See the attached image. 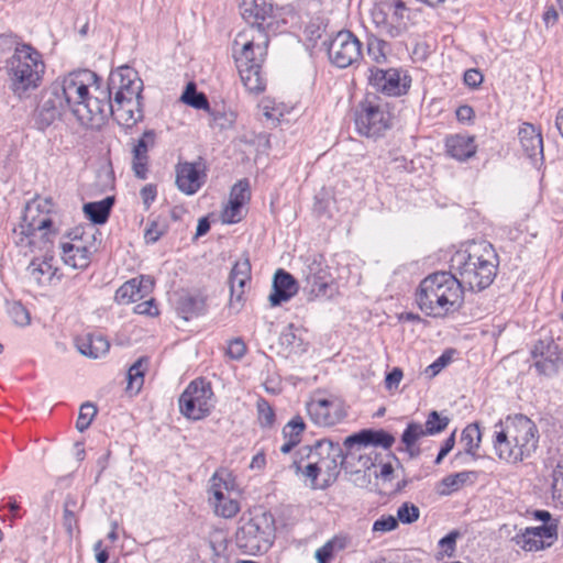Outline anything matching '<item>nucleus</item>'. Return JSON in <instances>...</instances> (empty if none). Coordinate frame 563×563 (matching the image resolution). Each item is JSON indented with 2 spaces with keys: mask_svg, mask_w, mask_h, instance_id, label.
<instances>
[{
  "mask_svg": "<svg viewBox=\"0 0 563 563\" xmlns=\"http://www.w3.org/2000/svg\"><path fill=\"white\" fill-rule=\"evenodd\" d=\"M96 73L82 69L73 71L54 81L44 92L37 110V122L42 129L49 126L69 111L80 125L88 128L93 122L90 100L91 87L97 84Z\"/></svg>",
  "mask_w": 563,
  "mask_h": 563,
  "instance_id": "obj_1",
  "label": "nucleus"
},
{
  "mask_svg": "<svg viewBox=\"0 0 563 563\" xmlns=\"http://www.w3.org/2000/svg\"><path fill=\"white\" fill-rule=\"evenodd\" d=\"M498 255L486 241L472 242L456 251L450 260L452 274L463 290L482 291L489 287L497 275Z\"/></svg>",
  "mask_w": 563,
  "mask_h": 563,
  "instance_id": "obj_2",
  "label": "nucleus"
},
{
  "mask_svg": "<svg viewBox=\"0 0 563 563\" xmlns=\"http://www.w3.org/2000/svg\"><path fill=\"white\" fill-rule=\"evenodd\" d=\"M463 294L464 290L452 271H441L421 280L416 301L427 316L442 318L462 306Z\"/></svg>",
  "mask_w": 563,
  "mask_h": 563,
  "instance_id": "obj_3",
  "label": "nucleus"
},
{
  "mask_svg": "<svg viewBox=\"0 0 563 563\" xmlns=\"http://www.w3.org/2000/svg\"><path fill=\"white\" fill-rule=\"evenodd\" d=\"M9 88L19 99L26 98L43 80L45 63L42 54L31 44L18 43L5 63Z\"/></svg>",
  "mask_w": 563,
  "mask_h": 563,
  "instance_id": "obj_4",
  "label": "nucleus"
},
{
  "mask_svg": "<svg viewBox=\"0 0 563 563\" xmlns=\"http://www.w3.org/2000/svg\"><path fill=\"white\" fill-rule=\"evenodd\" d=\"M92 87L93 93H91L90 109L93 112V122L88 124V128H101L109 117H112L118 124L125 128H132L142 120V99H128L122 100V102H115L97 84Z\"/></svg>",
  "mask_w": 563,
  "mask_h": 563,
  "instance_id": "obj_5",
  "label": "nucleus"
},
{
  "mask_svg": "<svg viewBox=\"0 0 563 563\" xmlns=\"http://www.w3.org/2000/svg\"><path fill=\"white\" fill-rule=\"evenodd\" d=\"M274 518L266 511L253 515L236 531V544L245 553L257 554L267 552L274 537Z\"/></svg>",
  "mask_w": 563,
  "mask_h": 563,
  "instance_id": "obj_6",
  "label": "nucleus"
},
{
  "mask_svg": "<svg viewBox=\"0 0 563 563\" xmlns=\"http://www.w3.org/2000/svg\"><path fill=\"white\" fill-rule=\"evenodd\" d=\"M387 103L376 96H367L361 101L354 112L355 129L358 134L366 137H378L387 131L391 123Z\"/></svg>",
  "mask_w": 563,
  "mask_h": 563,
  "instance_id": "obj_7",
  "label": "nucleus"
},
{
  "mask_svg": "<svg viewBox=\"0 0 563 563\" xmlns=\"http://www.w3.org/2000/svg\"><path fill=\"white\" fill-rule=\"evenodd\" d=\"M371 16L378 33L396 38L407 31L409 8L402 0H382L375 3Z\"/></svg>",
  "mask_w": 563,
  "mask_h": 563,
  "instance_id": "obj_8",
  "label": "nucleus"
},
{
  "mask_svg": "<svg viewBox=\"0 0 563 563\" xmlns=\"http://www.w3.org/2000/svg\"><path fill=\"white\" fill-rule=\"evenodd\" d=\"M213 395L211 384L203 378H197L180 395L179 410L188 419H203L214 406Z\"/></svg>",
  "mask_w": 563,
  "mask_h": 563,
  "instance_id": "obj_9",
  "label": "nucleus"
},
{
  "mask_svg": "<svg viewBox=\"0 0 563 563\" xmlns=\"http://www.w3.org/2000/svg\"><path fill=\"white\" fill-rule=\"evenodd\" d=\"M503 423L508 431V437L514 441L519 461L531 456L536 452L539 442L536 423L522 413L508 416Z\"/></svg>",
  "mask_w": 563,
  "mask_h": 563,
  "instance_id": "obj_10",
  "label": "nucleus"
},
{
  "mask_svg": "<svg viewBox=\"0 0 563 563\" xmlns=\"http://www.w3.org/2000/svg\"><path fill=\"white\" fill-rule=\"evenodd\" d=\"M52 208L53 201L51 198L34 199L29 202L21 223L22 234L33 239L40 235L48 242L49 235L55 234V231L52 230Z\"/></svg>",
  "mask_w": 563,
  "mask_h": 563,
  "instance_id": "obj_11",
  "label": "nucleus"
},
{
  "mask_svg": "<svg viewBox=\"0 0 563 563\" xmlns=\"http://www.w3.org/2000/svg\"><path fill=\"white\" fill-rule=\"evenodd\" d=\"M269 38L267 32H240L234 42V59L236 67L262 65L267 54Z\"/></svg>",
  "mask_w": 563,
  "mask_h": 563,
  "instance_id": "obj_12",
  "label": "nucleus"
},
{
  "mask_svg": "<svg viewBox=\"0 0 563 563\" xmlns=\"http://www.w3.org/2000/svg\"><path fill=\"white\" fill-rule=\"evenodd\" d=\"M330 62L338 68H346L363 58L362 42L349 30L338 32L327 45Z\"/></svg>",
  "mask_w": 563,
  "mask_h": 563,
  "instance_id": "obj_13",
  "label": "nucleus"
},
{
  "mask_svg": "<svg viewBox=\"0 0 563 563\" xmlns=\"http://www.w3.org/2000/svg\"><path fill=\"white\" fill-rule=\"evenodd\" d=\"M310 446L313 449V455L310 457L316 460L320 473H324L327 476L320 488H327L335 482L340 474V466L344 463L345 455L340 443L330 439L318 440Z\"/></svg>",
  "mask_w": 563,
  "mask_h": 563,
  "instance_id": "obj_14",
  "label": "nucleus"
},
{
  "mask_svg": "<svg viewBox=\"0 0 563 563\" xmlns=\"http://www.w3.org/2000/svg\"><path fill=\"white\" fill-rule=\"evenodd\" d=\"M103 91L115 102L142 99L143 81L133 68L123 66L110 74L107 90Z\"/></svg>",
  "mask_w": 563,
  "mask_h": 563,
  "instance_id": "obj_15",
  "label": "nucleus"
},
{
  "mask_svg": "<svg viewBox=\"0 0 563 563\" xmlns=\"http://www.w3.org/2000/svg\"><path fill=\"white\" fill-rule=\"evenodd\" d=\"M369 73V85L387 96L399 97L406 95L410 88L411 78L398 68H371Z\"/></svg>",
  "mask_w": 563,
  "mask_h": 563,
  "instance_id": "obj_16",
  "label": "nucleus"
},
{
  "mask_svg": "<svg viewBox=\"0 0 563 563\" xmlns=\"http://www.w3.org/2000/svg\"><path fill=\"white\" fill-rule=\"evenodd\" d=\"M536 369L543 375L552 376L559 373L562 358L560 344L552 336L540 339L531 351Z\"/></svg>",
  "mask_w": 563,
  "mask_h": 563,
  "instance_id": "obj_17",
  "label": "nucleus"
},
{
  "mask_svg": "<svg viewBox=\"0 0 563 563\" xmlns=\"http://www.w3.org/2000/svg\"><path fill=\"white\" fill-rule=\"evenodd\" d=\"M241 15L250 24L251 32H266L272 25L274 7L269 0H241Z\"/></svg>",
  "mask_w": 563,
  "mask_h": 563,
  "instance_id": "obj_18",
  "label": "nucleus"
},
{
  "mask_svg": "<svg viewBox=\"0 0 563 563\" xmlns=\"http://www.w3.org/2000/svg\"><path fill=\"white\" fill-rule=\"evenodd\" d=\"M205 169L206 166L201 157L192 163H179L176 168L177 188L186 195L196 194L205 183Z\"/></svg>",
  "mask_w": 563,
  "mask_h": 563,
  "instance_id": "obj_19",
  "label": "nucleus"
},
{
  "mask_svg": "<svg viewBox=\"0 0 563 563\" xmlns=\"http://www.w3.org/2000/svg\"><path fill=\"white\" fill-rule=\"evenodd\" d=\"M558 538L556 525H542L539 527L526 528L518 533L514 540L525 551H539L550 547Z\"/></svg>",
  "mask_w": 563,
  "mask_h": 563,
  "instance_id": "obj_20",
  "label": "nucleus"
},
{
  "mask_svg": "<svg viewBox=\"0 0 563 563\" xmlns=\"http://www.w3.org/2000/svg\"><path fill=\"white\" fill-rule=\"evenodd\" d=\"M310 455H313V449H311L310 445L299 448L295 452L289 467L294 470L296 475H301L306 479H309L310 488L317 489L320 488V486L317 485V479L321 473L316 460L310 457Z\"/></svg>",
  "mask_w": 563,
  "mask_h": 563,
  "instance_id": "obj_21",
  "label": "nucleus"
},
{
  "mask_svg": "<svg viewBox=\"0 0 563 563\" xmlns=\"http://www.w3.org/2000/svg\"><path fill=\"white\" fill-rule=\"evenodd\" d=\"M156 134L153 130H147L137 140L132 150V169L140 179H146L148 165V151L154 147Z\"/></svg>",
  "mask_w": 563,
  "mask_h": 563,
  "instance_id": "obj_22",
  "label": "nucleus"
},
{
  "mask_svg": "<svg viewBox=\"0 0 563 563\" xmlns=\"http://www.w3.org/2000/svg\"><path fill=\"white\" fill-rule=\"evenodd\" d=\"M272 287L273 291L268 300L273 307L290 300L298 291V285L294 276L282 268L275 273Z\"/></svg>",
  "mask_w": 563,
  "mask_h": 563,
  "instance_id": "obj_23",
  "label": "nucleus"
},
{
  "mask_svg": "<svg viewBox=\"0 0 563 563\" xmlns=\"http://www.w3.org/2000/svg\"><path fill=\"white\" fill-rule=\"evenodd\" d=\"M394 442V435L383 429H364L360 432L353 433L345 438L343 445L346 449H352L355 444L365 446H382L383 449H389L391 448Z\"/></svg>",
  "mask_w": 563,
  "mask_h": 563,
  "instance_id": "obj_24",
  "label": "nucleus"
},
{
  "mask_svg": "<svg viewBox=\"0 0 563 563\" xmlns=\"http://www.w3.org/2000/svg\"><path fill=\"white\" fill-rule=\"evenodd\" d=\"M251 280V263L249 258L238 261L231 269L229 276L230 285V306L235 307V302H241L244 295V287Z\"/></svg>",
  "mask_w": 563,
  "mask_h": 563,
  "instance_id": "obj_25",
  "label": "nucleus"
},
{
  "mask_svg": "<svg viewBox=\"0 0 563 563\" xmlns=\"http://www.w3.org/2000/svg\"><path fill=\"white\" fill-rule=\"evenodd\" d=\"M523 152L531 159L543 157V141L540 131L531 123H522L518 132Z\"/></svg>",
  "mask_w": 563,
  "mask_h": 563,
  "instance_id": "obj_26",
  "label": "nucleus"
},
{
  "mask_svg": "<svg viewBox=\"0 0 563 563\" xmlns=\"http://www.w3.org/2000/svg\"><path fill=\"white\" fill-rule=\"evenodd\" d=\"M336 405L327 398L312 399L307 405L311 419L320 426H333L338 420Z\"/></svg>",
  "mask_w": 563,
  "mask_h": 563,
  "instance_id": "obj_27",
  "label": "nucleus"
},
{
  "mask_svg": "<svg viewBox=\"0 0 563 563\" xmlns=\"http://www.w3.org/2000/svg\"><path fill=\"white\" fill-rule=\"evenodd\" d=\"M29 278L37 286L52 282L58 268L54 265V256L46 254L43 258H34L26 268Z\"/></svg>",
  "mask_w": 563,
  "mask_h": 563,
  "instance_id": "obj_28",
  "label": "nucleus"
},
{
  "mask_svg": "<svg viewBox=\"0 0 563 563\" xmlns=\"http://www.w3.org/2000/svg\"><path fill=\"white\" fill-rule=\"evenodd\" d=\"M493 446L496 455L508 463H519L517 449L514 448V441L508 437V431L503 421L495 426L493 435Z\"/></svg>",
  "mask_w": 563,
  "mask_h": 563,
  "instance_id": "obj_29",
  "label": "nucleus"
},
{
  "mask_svg": "<svg viewBox=\"0 0 563 563\" xmlns=\"http://www.w3.org/2000/svg\"><path fill=\"white\" fill-rule=\"evenodd\" d=\"M446 152L457 161H466L476 153L474 137L470 135L455 134L446 139Z\"/></svg>",
  "mask_w": 563,
  "mask_h": 563,
  "instance_id": "obj_30",
  "label": "nucleus"
},
{
  "mask_svg": "<svg viewBox=\"0 0 563 563\" xmlns=\"http://www.w3.org/2000/svg\"><path fill=\"white\" fill-rule=\"evenodd\" d=\"M60 250L62 260L73 268L84 269L90 263V251L86 246L65 242L60 244Z\"/></svg>",
  "mask_w": 563,
  "mask_h": 563,
  "instance_id": "obj_31",
  "label": "nucleus"
},
{
  "mask_svg": "<svg viewBox=\"0 0 563 563\" xmlns=\"http://www.w3.org/2000/svg\"><path fill=\"white\" fill-rule=\"evenodd\" d=\"M78 351L90 358L106 355L110 349L109 341L101 334H87L77 342Z\"/></svg>",
  "mask_w": 563,
  "mask_h": 563,
  "instance_id": "obj_32",
  "label": "nucleus"
},
{
  "mask_svg": "<svg viewBox=\"0 0 563 563\" xmlns=\"http://www.w3.org/2000/svg\"><path fill=\"white\" fill-rule=\"evenodd\" d=\"M449 423L450 419L448 417H443L437 410H432L429 412L424 424L409 422L408 426L411 427L418 435L427 437L441 433L448 428Z\"/></svg>",
  "mask_w": 563,
  "mask_h": 563,
  "instance_id": "obj_33",
  "label": "nucleus"
},
{
  "mask_svg": "<svg viewBox=\"0 0 563 563\" xmlns=\"http://www.w3.org/2000/svg\"><path fill=\"white\" fill-rule=\"evenodd\" d=\"M206 310V300L200 294L183 295L177 302V311L185 319L202 314Z\"/></svg>",
  "mask_w": 563,
  "mask_h": 563,
  "instance_id": "obj_34",
  "label": "nucleus"
},
{
  "mask_svg": "<svg viewBox=\"0 0 563 563\" xmlns=\"http://www.w3.org/2000/svg\"><path fill=\"white\" fill-rule=\"evenodd\" d=\"M113 205L114 197H106L100 201L85 203L82 210L92 223L103 224L108 221Z\"/></svg>",
  "mask_w": 563,
  "mask_h": 563,
  "instance_id": "obj_35",
  "label": "nucleus"
},
{
  "mask_svg": "<svg viewBox=\"0 0 563 563\" xmlns=\"http://www.w3.org/2000/svg\"><path fill=\"white\" fill-rule=\"evenodd\" d=\"M244 87L253 93H261L265 90V78L262 75V65L238 67Z\"/></svg>",
  "mask_w": 563,
  "mask_h": 563,
  "instance_id": "obj_36",
  "label": "nucleus"
},
{
  "mask_svg": "<svg viewBox=\"0 0 563 563\" xmlns=\"http://www.w3.org/2000/svg\"><path fill=\"white\" fill-rule=\"evenodd\" d=\"M350 543L351 539L347 536H334L316 551V560L318 563H328L336 553L345 550Z\"/></svg>",
  "mask_w": 563,
  "mask_h": 563,
  "instance_id": "obj_37",
  "label": "nucleus"
},
{
  "mask_svg": "<svg viewBox=\"0 0 563 563\" xmlns=\"http://www.w3.org/2000/svg\"><path fill=\"white\" fill-rule=\"evenodd\" d=\"M366 52L368 57L376 64L387 62V55L390 52V44L376 34L366 35Z\"/></svg>",
  "mask_w": 563,
  "mask_h": 563,
  "instance_id": "obj_38",
  "label": "nucleus"
},
{
  "mask_svg": "<svg viewBox=\"0 0 563 563\" xmlns=\"http://www.w3.org/2000/svg\"><path fill=\"white\" fill-rule=\"evenodd\" d=\"M150 366V357L141 356L128 371V390L139 393L144 384V375Z\"/></svg>",
  "mask_w": 563,
  "mask_h": 563,
  "instance_id": "obj_39",
  "label": "nucleus"
},
{
  "mask_svg": "<svg viewBox=\"0 0 563 563\" xmlns=\"http://www.w3.org/2000/svg\"><path fill=\"white\" fill-rule=\"evenodd\" d=\"M461 441L464 443L465 453L476 457L482 442L479 424L476 422L467 424L462 431Z\"/></svg>",
  "mask_w": 563,
  "mask_h": 563,
  "instance_id": "obj_40",
  "label": "nucleus"
},
{
  "mask_svg": "<svg viewBox=\"0 0 563 563\" xmlns=\"http://www.w3.org/2000/svg\"><path fill=\"white\" fill-rule=\"evenodd\" d=\"M180 100L184 103L198 110L202 109L207 111L210 107L207 96L203 92L197 91L196 85L194 82H189L186 86Z\"/></svg>",
  "mask_w": 563,
  "mask_h": 563,
  "instance_id": "obj_41",
  "label": "nucleus"
},
{
  "mask_svg": "<svg viewBox=\"0 0 563 563\" xmlns=\"http://www.w3.org/2000/svg\"><path fill=\"white\" fill-rule=\"evenodd\" d=\"M168 231V223L166 219L162 217H156L154 219H148L147 225L144 230V240L146 244L156 243L163 235H165Z\"/></svg>",
  "mask_w": 563,
  "mask_h": 563,
  "instance_id": "obj_42",
  "label": "nucleus"
},
{
  "mask_svg": "<svg viewBox=\"0 0 563 563\" xmlns=\"http://www.w3.org/2000/svg\"><path fill=\"white\" fill-rule=\"evenodd\" d=\"M472 475H474V472L464 471L445 476L441 481L443 489L439 492L440 495L448 496L451 493L456 492L471 478Z\"/></svg>",
  "mask_w": 563,
  "mask_h": 563,
  "instance_id": "obj_43",
  "label": "nucleus"
},
{
  "mask_svg": "<svg viewBox=\"0 0 563 563\" xmlns=\"http://www.w3.org/2000/svg\"><path fill=\"white\" fill-rule=\"evenodd\" d=\"M144 298L136 287V278L125 282L117 291L114 299L118 303H130Z\"/></svg>",
  "mask_w": 563,
  "mask_h": 563,
  "instance_id": "obj_44",
  "label": "nucleus"
},
{
  "mask_svg": "<svg viewBox=\"0 0 563 563\" xmlns=\"http://www.w3.org/2000/svg\"><path fill=\"white\" fill-rule=\"evenodd\" d=\"M209 501L213 506L216 515L223 518H233L240 511L239 503L225 495H223V499L221 500H212L211 497H209Z\"/></svg>",
  "mask_w": 563,
  "mask_h": 563,
  "instance_id": "obj_45",
  "label": "nucleus"
},
{
  "mask_svg": "<svg viewBox=\"0 0 563 563\" xmlns=\"http://www.w3.org/2000/svg\"><path fill=\"white\" fill-rule=\"evenodd\" d=\"M207 112L210 115V124L212 126L219 128L220 130L231 128L235 120V115L233 114V112H227L216 107H209V110H207Z\"/></svg>",
  "mask_w": 563,
  "mask_h": 563,
  "instance_id": "obj_46",
  "label": "nucleus"
},
{
  "mask_svg": "<svg viewBox=\"0 0 563 563\" xmlns=\"http://www.w3.org/2000/svg\"><path fill=\"white\" fill-rule=\"evenodd\" d=\"M420 438L422 437L418 435V433L407 424L401 434V443L405 445V451L410 459H416L421 454V449L416 444Z\"/></svg>",
  "mask_w": 563,
  "mask_h": 563,
  "instance_id": "obj_47",
  "label": "nucleus"
},
{
  "mask_svg": "<svg viewBox=\"0 0 563 563\" xmlns=\"http://www.w3.org/2000/svg\"><path fill=\"white\" fill-rule=\"evenodd\" d=\"M96 415L97 407L92 402L87 401L82 404L80 406L79 415L76 421V429L79 432H84L85 430H87L90 427Z\"/></svg>",
  "mask_w": 563,
  "mask_h": 563,
  "instance_id": "obj_48",
  "label": "nucleus"
},
{
  "mask_svg": "<svg viewBox=\"0 0 563 563\" xmlns=\"http://www.w3.org/2000/svg\"><path fill=\"white\" fill-rule=\"evenodd\" d=\"M257 420L262 428H272L275 422V411L264 398L257 400Z\"/></svg>",
  "mask_w": 563,
  "mask_h": 563,
  "instance_id": "obj_49",
  "label": "nucleus"
},
{
  "mask_svg": "<svg viewBox=\"0 0 563 563\" xmlns=\"http://www.w3.org/2000/svg\"><path fill=\"white\" fill-rule=\"evenodd\" d=\"M305 430V422L301 417L292 418L283 429V435L286 440L294 441L297 445L301 440V433Z\"/></svg>",
  "mask_w": 563,
  "mask_h": 563,
  "instance_id": "obj_50",
  "label": "nucleus"
},
{
  "mask_svg": "<svg viewBox=\"0 0 563 563\" xmlns=\"http://www.w3.org/2000/svg\"><path fill=\"white\" fill-rule=\"evenodd\" d=\"M420 510L412 503L406 501L397 510V516L395 517L398 520V523L410 525L419 519Z\"/></svg>",
  "mask_w": 563,
  "mask_h": 563,
  "instance_id": "obj_51",
  "label": "nucleus"
},
{
  "mask_svg": "<svg viewBox=\"0 0 563 563\" xmlns=\"http://www.w3.org/2000/svg\"><path fill=\"white\" fill-rule=\"evenodd\" d=\"M250 184L247 179L239 180L231 189L230 201L239 202V206L250 200Z\"/></svg>",
  "mask_w": 563,
  "mask_h": 563,
  "instance_id": "obj_52",
  "label": "nucleus"
},
{
  "mask_svg": "<svg viewBox=\"0 0 563 563\" xmlns=\"http://www.w3.org/2000/svg\"><path fill=\"white\" fill-rule=\"evenodd\" d=\"M307 283L310 286V294L316 297L325 296L329 282L324 276L311 274L307 276Z\"/></svg>",
  "mask_w": 563,
  "mask_h": 563,
  "instance_id": "obj_53",
  "label": "nucleus"
},
{
  "mask_svg": "<svg viewBox=\"0 0 563 563\" xmlns=\"http://www.w3.org/2000/svg\"><path fill=\"white\" fill-rule=\"evenodd\" d=\"M279 343L290 349V351H296L300 347L301 340L297 338L294 324H289L284 329L279 335Z\"/></svg>",
  "mask_w": 563,
  "mask_h": 563,
  "instance_id": "obj_54",
  "label": "nucleus"
},
{
  "mask_svg": "<svg viewBox=\"0 0 563 563\" xmlns=\"http://www.w3.org/2000/svg\"><path fill=\"white\" fill-rule=\"evenodd\" d=\"M10 316L13 322L18 325H27L30 323V314L26 308L19 303L14 302L10 308Z\"/></svg>",
  "mask_w": 563,
  "mask_h": 563,
  "instance_id": "obj_55",
  "label": "nucleus"
},
{
  "mask_svg": "<svg viewBox=\"0 0 563 563\" xmlns=\"http://www.w3.org/2000/svg\"><path fill=\"white\" fill-rule=\"evenodd\" d=\"M398 527V520L389 515L382 516L373 525V532L386 533L395 530Z\"/></svg>",
  "mask_w": 563,
  "mask_h": 563,
  "instance_id": "obj_56",
  "label": "nucleus"
},
{
  "mask_svg": "<svg viewBox=\"0 0 563 563\" xmlns=\"http://www.w3.org/2000/svg\"><path fill=\"white\" fill-rule=\"evenodd\" d=\"M246 344L241 338H235L229 341L227 355L232 360H241L246 353Z\"/></svg>",
  "mask_w": 563,
  "mask_h": 563,
  "instance_id": "obj_57",
  "label": "nucleus"
},
{
  "mask_svg": "<svg viewBox=\"0 0 563 563\" xmlns=\"http://www.w3.org/2000/svg\"><path fill=\"white\" fill-rule=\"evenodd\" d=\"M241 206L239 202L229 201V205L222 211L221 218L223 223L232 224L241 220Z\"/></svg>",
  "mask_w": 563,
  "mask_h": 563,
  "instance_id": "obj_58",
  "label": "nucleus"
},
{
  "mask_svg": "<svg viewBox=\"0 0 563 563\" xmlns=\"http://www.w3.org/2000/svg\"><path fill=\"white\" fill-rule=\"evenodd\" d=\"M451 362V355L448 352H444L440 357H438L432 364H430L426 368V374L429 377H434L438 375L442 368H444Z\"/></svg>",
  "mask_w": 563,
  "mask_h": 563,
  "instance_id": "obj_59",
  "label": "nucleus"
},
{
  "mask_svg": "<svg viewBox=\"0 0 563 563\" xmlns=\"http://www.w3.org/2000/svg\"><path fill=\"white\" fill-rule=\"evenodd\" d=\"M213 481L221 483L224 490L232 492L235 488V479L227 470H219L213 474Z\"/></svg>",
  "mask_w": 563,
  "mask_h": 563,
  "instance_id": "obj_60",
  "label": "nucleus"
},
{
  "mask_svg": "<svg viewBox=\"0 0 563 563\" xmlns=\"http://www.w3.org/2000/svg\"><path fill=\"white\" fill-rule=\"evenodd\" d=\"M145 210L150 209L157 196V187L154 184L145 185L140 191Z\"/></svg>",
  "mask_w": 563,
  "mask_h": 563,
  "instance_id": "obj_61",
  "label": "nucleus"
},
{
  "mask_svg": "<svg viewBox=\"0 0 563 563\" xmlns=\"http://www.w3.org/2000/svg\"><path fill=\"white\" fill-rule=\"evenodd\" d=\"M76 514L77 512H71L67 509L63 510V526L70 538H73L74 531L78 529V519Z\"/></svg>",
  "mask_w": 563,
  "mask_h": 563,
  "instance_id": "obj_62",
  "label": "nucleus"
},
{
  "mask_svg": "<svg viewBox=\"0 0 563 563\" xmlns=\"http://www.w3.org/2000/svg\"><path fill=\"white\" fill-rule=\"evenodd\" d=\"M459 537L457 531H451L439 541V545L442 551L446 554H451L455 550L456 539Z\"/></svg>",
  "mask_w": 563,
  "mask_h": 563,
  "instance_id": "obj_63",
  "label": "nucleus"
},
{
  "mask_svg": "<svg viewBox=\"0 0 563 563\" xmlns=\"http://www.w3.org/2000/svg\"><path fill=\"white\" fill-rule=\"evenodd\" d=\"M134 311L139 314H146L151 317L157 316L159 313L154 299L137 303L134 308Z\"/></svg>",
  "mask_w": 563,
  "mask_h": 563,
  "instance_id": "obj_64",
  "label": "nucleus"
}]
</instances>
